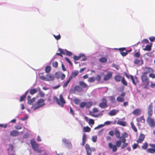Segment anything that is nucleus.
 <instances>
[{
    "label": "nucleus",
    "instance_id": "f257e3e1",
    "mask_svg": "<svg viewBox=\"0 0 155 155\" xmlns=\"http://www.w3.org/2000/svg\"><path fill=\"white\" fill-rule=\"evenodd\" d=\"M45 105V100L42 99L38 100L33 105L34 110H35L43 107Z\"/></svg>",
    "mask_w": 155,
    "mask_h": 155
},
{
    "label": "nucleus",
    "instance_id": "f03ea898",
    "mask_svg": "<svg viewBox=\"0 0 155 155\" xmlns=\"http://www.w3.org/2000/svg\"><path fill=\"white\" fill-rule=\"evenodd\" d=\"M121 142H122L121 140H117L116 141L115 145H113L111 143H108L109 147L110 149H112L113 152H115L117 150V147H120L121 145Z\"/></svg>",
    "mask_w": 155,
    "mask_h": 155
},
{
    "label": "nucleus",
    "instance_id": "7ed1b4c3",
    "mask_svg": "<svg viewBox=\"0 0 155 155\" xmlns=\"http://www.w3.org/2000/svg\"><path fill=\"white\" fill-rule=\"evenodd\" d=\"M141 79L142 81V84L145 86L144 88H147L149 83L150 81L147 76L142 75L141 76Z\"/></svg>",
    "mask_w": 155,
    "mask_h": 155
},
{
    "label": "nucleus",
    "instance_id": "20e7f679",
    "mask_svg": "<svg viewBox=\"0 0 155 155\" xmlns=\"http://www.w3.org/2000/svg\"><path fill=\"white\" fill-rule=\"evenodd\" d=\"M104 72L106 73V74H104L103 78V80L104 81H107L111 78L113 74V72L112 71L105 70Z\"/></svg>",
    "mask_w": 155,
    "mask_h": 155
},
{
    "label": "nucleus",
    "instance_id": "39448f33",
    "mask_svg": "<svg viewBox=\"0 0 155 155\" xmlns=\"http://www.w3.org/2000/svg\"><path fill=\"white\" fill-rule=\"evenodd\" d=\"M146 122L151 128H153L155 126V120L151 117H147L146 119Z\"/></svg>",
    "mask_w": 155,
    "mask_h": 155
},
{
    "label": "nucleus",
    "instance_id": "423d86ee",
    "mask_svg": "<svg viewBox=\"0 0 155 155\" xmlns=\"http://www.w3.org/2000/svg\"><path fill=\"white\" fill-rule=\"evenodd\" d=\"M153 114V104L152 103H151L149 105L147 108V114L148 117H151Z\"/></svg>",
    "mask_w": 155,
    "mask_h": 155
},
{
    "label": "nucleus",
    "instance_id": "0eeeda50",
    "mask_svg": "<svg viewBox=\"0 0 155 155\" xmlns=\"http://www.w3.org/2000/svg\"><path fill=\"white\" fill-rule=\"evenodd\" d=\"M107 101L106 97H104L102 99V102L99 104V106L101 108H104L107 107Z\"/></svg>",
    "mask_w": 155,
    "mask_h": 155
},
{
    "label": "nucleus",
    "instance_id": "6e6552de",
    "mask_svg": "<svg viewBox=\"0 0 155 155\" xmlns=\"http://www.w3.org/2000/svg\"><path fill=\"white\" fill-rule=\"evenodd\" d=\"M144 72L143 73L142 75L146 76L149 73H153L154 70L151 68L148 67H145L143 69Z\"/></svg>",
    "mask_w": 155,
    "mask_h": 155
},
{
    "label": "nucleus",
    "instance_id": "1a4fd4ad",
    "mask_svg": "<svg viewBox=\"0 0 155 155\" xmlns=\"http://www.w3.org/2000/svg\"><path fill=\"white\" fill-rule=\"evenodd\" d=\"M85 148L87 152V155H91V154L92 150L93 151L95 150L94 148H93L92 149H91L89 145L88 144H86L85 145Z\"/></svg>",
    "mask_w": 155,
    "mask_h": 155
},
{
    "label": "nucleus",
    "instance_id": "9d476101",
    "mask_svg": "<svg viewBox=\"0 0 155 155\" xmlns=\"http://www.w3.org/2000/svg\"><path fill=\"white\" fill-rule=\"evenodd\" d=\"M30 143L33 149L35 151L37 150L39 148V144L34 140H31Z\"/></svg>",
    "mask_w": 155,
    "mask_h": 155
},
{
    "label": "nucleus",
    "instance_id": "9b49d317",
    "mask_svg": "<svg viewBox=\"0 0 155 155\" xmlns=\"http://www.w3.org/2000/svg\"><path fill=\"white\" fill-rule=\"evenodd\" d=\"M145 138V135L142 134H140L139 135L138 139L137 140V142L138 143H142L144 140Z\"/></svg>",
    "mask_w": 155,
    "mask_h": 155
},
{
    "label": "nucleus",
    "instance_id": "f8f14e48",
    "mask_svg": "<svg viewBox=\"0 0 155 155\" xmlns=\"http://www.w3.org/2000/svg\"><path fill=\"white\" fill-rule=\"evenodd\" d=\"M128 136V134L126 132L123 133L122 134V136L120 138V139L121 140L122 142H125L126 140L125 139Z\"/></svg>",
    "mask_w": 155,
    "mask_h": 155
},
{
    "label": "nucleus",
    "instance_id": "ddd939ff",
    "mask_svg": "<svg viewBox=\"0 0 155 155\" xmlns=\"http://www.w3.org/2000/svg\"><path fill=\"white\" fill-rule=\"evenodd\" d=\"M66 103L64 99L62 94H61L60 96V100H59V105L63 107L64 105Z\"/></svg>",
    "mask_w": 155,
    "mask_h": 155
},
{
    "label": "nucleus",
    "instance_id": "4468645a",
    "mask_svg": "<svg viewBox=\"0 0 155 155\" xmlns=\"http://www.w3.org/2000/svg\"><path fill=\"white\" fill-rule=\"evenodd\" d=\"M141 109L138 108L135 109L132 112V114L136 116H139L141 113Z\"/></svg>",
    "mask_w": 155,
    "mask_h": 155
},
{
    "label": "nucleus",
    "instance_id": "2eb2a0df",
    "mask_svg": "<svg viewBox=\"0 0 155 155\" xmlns=\"http://www.w3.org/2000/svg\"><path fill=\"white\" fill-rule=\"evenodd\" d=\"M79 84L81 87L83 88H86L88 89V85L83 81H80L79 82Z\"/></svg>",
    "mask_w": 155,
    "mask_h": 155
},
{
    "label": "nucleus",
    "instance_id": "dca6fc26",
    "mask_svg": "<svg viewBox=\"0 0 155 155\" xmlns=\"http://www.w3.org/2000/svg\"><path fill=\"white\" fill-rule=\"evenodd\" d=\"M19 134V132L16 130H13L11 131L10 135L11 136L17 137Z\"/></svg>",
    "mask_w": 155,
    "mask_h": 155
},
{
    "label": "nucleus",
    "instance_id": "f3484780",
    "mask_svg": "<svg viewBox=\"0 0 155 155\" xmlns=\"http://www.w3.org/2000/svg\"><path fill=\"white\" fill-rule=\"evenodd\" d=\"M120 52L121 54L123 57L126 56L127 55V52H124L123 51L125 50V48H120L117 49Z\"/></svg>",
    "mask_w": 155,
    "mask_h": 155
},
{
    "label": "nucleus",
    "instance_id": "a211bd4d",
    "mask_svg": "<svg viewBox=\"0 0 155 155\" xmlns=\"http://www.w3.org/2000/svg\"><path fill=\"white\" fill-rule=\"evenodd\" d=\"M79 72L78 70L73 71L69 78L71 79L72 78L75 77L78 74Z\"/></svg>",
    "mask_w": 155,
    "mask_h": 155
},
{
    "label": "nucleus",
    "instance_id": "6ab92c4d",
    "mask_svg": "<svg viewBox=\"0 0 155 155\" xmlns=\"http://www.w3.org/2000/svg\"><path fill=\"white\" fill-rule=\"evenodd\" d=\"M136 120L137 122H141V123H144L145 122V119L143 115L137 118L136 119Z\"/></svg>",
    "mask_w": 155,
    "mask_h": 155
},
{
    "label": "nucleus",
    "instance_id": "aec40b11",
    "mask_svg": "<svg viewBox=\"0 0 155 155\" xmlns=\"http://www.w3.org/2000/svg\"><path fill=\"white\" fill-rule=\"evenodd\" d=\"M31 96L29 95L27 97L28 102V104L30 105L31 104L35 101V97H33L32 99H31Z\"/></svg>",
    "mask_w": 155,
    "mask_h": 155
},
{
    "label": "nucleus",
    "instance_id": "412c9836",
    "mask_svg": "<svg viewBox=\"0 0 155 155\" xmlns=\"http://www.w3.org/2000/svg\"><path fill=\"white\" fill-rule=\"evenodd\" d=\"M74 90L78 92H82L83 91V89H82L80 86L78 85H76L74 88Z\"/></svg>",
    "mask_w": 155,
    "mask_h": 155
},
{
    "label": "nucleus",
    "instance_id": "4be33fe9",
    "mask_svg": "<svg viewBox=\"0 0 155 155\" xmlns=\"http://www.w3.org/2000/svg\"><path fill=\"white\" fill-rule=\"evenodd\" d=\"M123 77L120 74H117L115 76L114 79L117 82H119L121 81Z\"/></svg>",
    "mask_w": 155,
    "mask_h": 155
},
{
    "label": "nucleus",
    "instance_id": "5701e85b",
    "mask_svg": "<svg viewBox=\"0 0 155 155\" xmlns=\"http://www.w3.org/2000/svg\"><path fill=\"white\" fill-rule=\"evenodd\" d=\"M47 81H53L54 79V77L53 75L51 74H48L46 75Z\"/></svg>",
    "mask_w": 155,
    "mask_h": 155
},
{
    "label": "nucleus",
    "instance_id": "b1692460",
    "mask_svg": "<svg viewBox=\"0 0 155 155\" xmlns=\"http://www.w3.org/2000/svg\"><path fill=\"white\" fill-rule=\"evenodd\" d=\"M115 134L116 137L120 139V133L119 130L117 129H115Z\"/></svg>",
    "mask_w": 155,
    "mask_h": 155
},
{
    "label": "nucleus",
    "instance_id": "393cba45",
    "mask_svg": "<svg viewBox=\"0 0 155 155\" xmlns=\"http://www.w3.org/2000/svg\"><path fill=\"white\" fill-rule=\"evenodd\" d=\"M86 136L85 133L83 134L82 137V145L83 146H84L86 143Z\"/></svg>",
    "mask_w": 155,
    "mask_h": 155
},
{
    "label": "nucleus",
    "instance_id": "a878e982",
    "mask_svg": "<svg viewBox=\"0 0 155 155\" xmlns=\"http://www.w3.org/2000/svg\"><path fill=\"white\" fill-rule=\"evenodd\" d=\"M93 105V102L91 101L86 102V107L87 108H89Z\"/></svg>",
    "mask_w": 155,
    "mask_h": 155
},
{
    "label": "nucleus",
    "instance_id": "bb28decb",
    "mask_svg": "<svg viewBox=\"0 0 155 155\" xmlns=\"http://www.w3.org/2000/svg\"><path fill=\"white\" fill-rule=\"evenodd\" d=\"M117 124L121 126H125L126 123L124 121L118 120L117 122Z\"/></svg>",
    "mask_w": 155,
    "mask_h": 155
},
{
    "label": "nucleus",
    "instance_id": "cd10ccee",
    "mask_svg": "<svg viewBox=\"0 0 155 155\" xmlns=\"http://www.w3.org/2000/svg\"><path fill=\"white\" fill-rule=\"evenodd\" d=\"M118 112V111H116L115 110H112L110 111L109 113V115L110 116H114Z\"/></svg>",
    "mask_w": 155,
    "mask_h": 155
},
{
    "label": "nucleus",
    "instance_id": "c85d7f7f",
    "mask_svg": "<svg viewBox=\"0 0 155 155\" xmlns=\"http://www.w3.org/2000/svg\"><path fill=\"white\" fill-rule=\"evenodd\" d=\"M148 147V144L147 142H145L141 146V148L144 150H146Z\"/></svg>",
    "mask_w": 155,
    "mask_h": 155
},
{
    "label": "nucleus",
    "instance_id": "c756f323",
    "mask_svg": "<svg viewBox=\"0 0 155 155\" xmlns=\"http://www.w3.org/2000/svg\"><path fill=\"white\" fill-rule=\"evenodd\" d=\"M116 99L117 101L119 102H123L124 101V98L120 96L117 97Z\"/></svg>",
    "mask_w": 155,
    "mask_h": 155
},
{
    "label": "nucleus",
    "instance_id": "7c9ffc66",
    "mask_svg": "<svg viewBox=\"0 0 155 155\" xmlns=\"http://www.w3.org/2000/svg\"><path fill=\"white\" fill-rule=\"evenodd\" d=\"M130 125L131 126V127L132 128V129L136 132H137V129L136 128V127L135 126L133 122H132L130 123Z\"/></svg>",
    "mask_w": 155,
    "mask_h": 155
},
{
    "label": "nucleus",
    "instance_id": "2f4dec72",
    "mask_svg": "<svg viewBox=\"0 0 155 155\" xmlns=\"http://www.w3.org/2000/svg\"><path fill=\"white\" fill-rule=\"evenodd\" d=\"M99 61L100 62L104 63L107 61V59L105 57H101L99 59Z\"/></svg>",
    "mask_w": 155,
    "mask_h": 155
},
{
    "label": "nucleus",
    "instance_id": "473e14b6",
    "mask_svg": "<svg viewBox=\"0 0 155 155\" xmlns=\"http://www.w3.org/2000/svg\"><path fill=\"white\" fill-rule=\"evenodd\" d=\"M37 90L36 88L31 89L30 91V94L31 95H33L37 93Z\"/></svg>",
    "mask_w": 155,
    "mask_h": 155
},
{
    "label": "nucleus",
    "instance_id": "72a5a7b5",
    "mask_svg": "<svg viewBox=\"0 0 155 155\" xmlns=\"http://www.w3.org/2000/svg\"><path fill=\"white\" fill-rule=\"evenodd\" d=\"M147 151L151 153H153L155 152V149L150 148L147 150Z\"/></svg>",
    "mask_w": 155,
    "mask_h": 155
},
{
    "label": "nucleus",
    "instance_id": "f704fd0d",
    "mask_svg": "<svg viewBox=\"0 0 155 155\" xmlns=\"http://www.w3.org/2000/svg\"><path fill=\"white\" fill-rule=\"evenodd\" d=\"M84 55L83 54H80L79 56H74L73 57V58L75 60H78L80 59L81 57L82 56H84Z\"/></svg>",
    "mask_w": 155,
    "mask_h": 155
},
{
    "label": "nucleus",
    "instance_id": "c9c22d12",
    "mask_svg": "<svg viewBox=\"0 0 155 155\" xmlns=\"http://www.w3.org/2000/svg\"><path fill=\"white\" fill-rule=\"evenodd\" d=\"M73 101L74 104H80L81 100L78 98H76L74 99Z\"/></svg>",
    "mask_w": 155,
    "mask_h": 155
},
{
    "label": "nucleus",
    "instance_id": "e433bc0d",
    "mask_svg": "<svg viewBox=\"0 0 155 155\" xmlns=\"http://www.w3.org/2000/svg\"><path fill=\"white\" fill-rule=\"evenodd\" d=\"M45 71L47 73H49L51 70V67L50 66H47L45 68Z\"/></svg>",
    "mask_w": 155,
    "mask_h": 155
},
{
    "label": "nucleus",
    "instance_id": "4c0bfd02",
    "mask_svg": "<svg viewBox=\"0 0 155 155\" xmlns=\"http://www.w3.org/2000/svg\"><path fill=\"white\" fill-rule=\"evenodd\" d=\"M91 130L90 128L88 126L84 127L83 128V131L84 132H89Z\"/></svg>",
    "mask_w": 155,
    "mask_h": 155
},
{
    "label": "nucleus",
    "instance_id": "58836bf2",
    "mask_svg": "<svg viewBox=\"0 0 155 155\" xmlns=\"http://www.w3.org/2000/svg\"><path fill=\"white\" fill-rule=\"evenodd\" d=\"M121 81V83L123 84L124 85L126 86H127V83L126 81L125 80L124 77H123V78Z\"/></svg>",
    "mask_w": 155,
    "mask_h": 155
},
{
    "label": "nucleus",
    "instance_id": "ea45409f",
    "mask_svg": "<svg viewBox=\"0 0 155 155\" xmlns=\"http://www.w3.org/2000/svg\"><path fill=\"white\" fill-rule=\"evenodd\" d=\"M110 101L112 103H115V97L114 96H110L109 97Z\"/></svg>",
    "mask_w": 155,
    "mask_h": 155
},
{
    "label": "nucleus",
    "instance_id": "a19ab883",
    "mask_svg": "<svg viewBox=\"0 0 155 155\" xmlns=\"http://www.w3.org/2000/svg\"><path fill=\"white\" fill-rule=\"evenodd\" d=\"M71 80V79L69 78L68 80L63 84V87H66L68 85Z\"/></svg>",
    "mask_w": 155,
    "mask_h": 155
},
{
    "label": "nucleus",
    "instance_id": "79ce46f5",
    "mask_svg": "<svg viewBox=\"0 0 155 155\" xmlns=\"http://www.w3.org/2000/svg\"><path fill=\"white\" fill-rule=\"evenodd\" d=\"M95 81V78L94 77L89 78L88 80V81L89 82H94Z\"/></svg>",
    "mask_w": 155,
    "mask_h": 155
},
{
    "label": "nucleus",
    "instance_id": "37998d69",
    "mask_svg": "<svg viewBox=\"0 0 155 155\" xmlns=\"http://www.w3.org/2000/svg\"><path fill=\"white\" fill-rule=\"evenodd\" d=\"M123 143L121 147V149H124L128 145V143H125V142Z\"/></svg>",
    "mask_w": 155,
    "mask_h": 155
},
{
    "label": "nucleus",
    "instance_id": "c03bdc74",
    "mask_svg": "<svg viewBox=\"0 0 155 155\" xmlns=\"http://www.w3.org/2000/svg\"><path fill=\"white\" fill-rule=\"evenodd\" d=\"M151 49V47L150 45H147L146 48L143 49L145 51H150Z\"/></svg>",
    "mask_w": 155,
    "mask_h": 155
},
{
    "label": "nucleus",
    "instance_id": "a18cd8bd",
    "mask_svg": "<svg viewBox=\"0 0 155 155\" xmlns=\"http://www.w3.org/2000/svg\"><path fill=\"white\" fill-rule=\"evenodd\" d=\"M85 106H86V102H82L80 104V107L81 108H84Z\"/></svg>",
    "mask_w": 155,
    "mask_h": 155
},
{
    "label": "nucleus",
    "instance_id": "49530a36",
    "mask_svg": "<svg viewBox=\"0 0 155 155\" xmlns=\"http://www.w3.org/2000/svg\"><path fill=\"white\" fill-rule=\"evenodd\" d=\"M58 64L57 61H54L52 63V66L55 68H57L58 66Z\"/></svg>",
    "mask_w": 155,
    "mask_h": 155
},
{
    "label": "nucleus",
    "instance_id": "de8ad7c7",
    "mask_svg": "<svg viewBox=\"0 0 155 155\" xmlns=\"http://www.w3.org/2000/svg\"><path fill=\"white\" fill-rule=\"evenodd\" d=\"M95 78V80H97L98 81H100L101 80V77L100 75H97Z\"/></svg>",
    "mask_w": 155,
    "mask_h": 155
},
{
    "label": "nucleus",
    "instance_id": "09e8293b",
    "mask_svg": "<svg viewBox=\"0 0 155 155\" xmlns=\"http://www.w3.org/2000/svg\"><path fill=\"white\" fill-rule=\"evenodd\" d=\"M53 100L54 101H56V103L58 104H59V100L56 96H54L53 97Z\"/></svg>",
    "mask_w": 155,
    "mask_h": 155
},
{
    "label": "nucleus",
    "instance_id": "8fccbe9b",
    "mask_svg": "<svg viewBox=\"0 0 155 155\" xmlns=\"http://www.w3.org/2000/svg\"><path fill=\"white\" fill-rule=\"evenodd\" d=\"M65 59L67 61V62L71 66L73 65V64L71 61L69 60V59H68L67 57H65Z\"/></svg>",
    "mask_w": 155,
    "mask_h": 155
},
{
    "label": "nucleus",
    "instance_id": "3c124183",
    "mask_svg": "<svg viewBox=\"0 0 155 155\" xmlns=\"http://www.w3.org/2000/svg\"><path fill=\"white\" fill-rule=\"evenodd\" d=\"M26 97L25 95H22L20 97V98L19 99V101L20 102H21L23 101L24 99Z\"/></svg>",
    "mask_w": 155,
    "mask_h": 155
},
{
    "label": "nucleus",
    "instance_id": "603ef678",
    "mask_svg": "<svg viewBox=\"0 0 155 155\" xmlns=\"http://www.w3.org/2000/svg\"><path fill=\"white\" fill-rule=\"evenodd\" d=\"M115 132L113 130H111L109 132V134L111 136H113Z\"/></svg>",
    "mask_w": 155,
    "mask_h": 155
},
{
    "label": "nucleus",
    "instance_id": "864d4df0",
    "mask_svg": "<svg viewBox=\"0 0 155 155\" xmlns=\"http://www.w3.org/2000/svg\"><path fill=\"white\" fill-rule=\"evenodd\" d=\"M8 127L7 124H0V127H3L4 128H7Z\"/></svg>",
    "mask_w": 155,
    "mask_h": 155
},
{
    "label": "nucleus",
    "instance_id": "5fc2aeb1",
    "mask_svg": "<svg viewBox=\"0 0 155 155\" xmlns=\"http://www.w3.org/2000/svg\"><path fill=\"white\" fill-rule=\"evenodd\" d=\"M9 147L8 148V150H10L11 151H12L13 149V146L12 144H10L9 145Z\"/></svg>",
    "mask_w": 155,
    "mask_h": 155
},
{
    "label": "nucleus",
    "instance_id": "6e6d98bb",
    "mask_svg": "<svg viewBox=\"0 0 155 155\" xmlns=\"http://www.w3.org/2000/svg\"><path fill=\"white\" fill-rule=\"evenodd\" d=\"M53 36L55 38V39L57 40H58L61 38V35H58L56 36L55 35H53Z\"/></svg>",
    "mask_w": 155,
    "mask_h": 155
},
{
    "label": "nucleus",
    "instance_id": "4d7b16f0",
    "mask_svg": "<svg viewBox=\"0 0 155 155\" xmlns=\"http://www.w3.org/2000/svg\"><path fill=\"white\" fill-rule=\"evenodd\" d=\"M88 123L89 124H94V121L93 119H90Z\"/></svg>",
    "mask_w": 155,
    "mask_h": 155
},
{
    "label": "nucleus",
    "instance_id": "13d9d810",
    "mask_svg": "<svg viewBox=\"0 0 155 155\" xmlns=\"http://www.w3.org/2000/svg\"><path fill=\"white\" fill-rule=\"evenodd\" d=\"M97 136H93L92 137V140L94 142H95L97 141Z\"/></svg>",
    "mask_w": 155,
    "mask_h": 155
},
{
    "label": "nucleus",
    "instance_id": "bf43d9fd",
    "mask_svg": "<svg viewBox=\"0 0 155 155\" xmlns=\"http://www.w3.org/2000/svg\"><path fill=\"white\" fill-rule=\"evenodd\" d=\"M112 66L115 68L117 70H119V66L115 64H112Z\"/></svg>",
    "mask_w": 155,
    "mask_h": 155
},
{
    "label": "nucleus",
    "instance_id": "052dcab7",
    "mask_svg": "<svg viewBox=\"0 0 155 155\" xmlns=\"http://www.w3.org/2000/svg\"><path fill=\"white\" fill-rule=\"evenodd\" d=\"M47 77H45L44 76H41L40 77V78L43 80L47 81Z\"/></svg>",
    "mask_w": 155,
    "mask_h": 155
},
{
    "label": "nucleus",
    "instance_id": "680f3d73",
    "mask_svg": "<svg viewBox=\"0 0 155 155\" xmlns=\"http://www.w3.org/2000/svg\"><path fill=\"white\" fill-rule=\"evenodd\" d=\"M149 39L151 41H153L155 40V37L154 36H151L149 37Z\"/></svg>",
    "mask_w": 155,
    "mask_h": 155
},
{
    "label": "nucleus",
    "instance_id": "e2e57ef3",
    "mask_svg": "<svg viewBox=\"0 0 155 155\" xmlns=\"http://www.w3.org/2000/svg\"><path fill=\"white\" fill-rule=\"evenodd\" d=\"M70 113L72 115H74V111L73 110L72 108L71 107H70Z\"/></svg>",
    "mask_w": 155,
    "mask_h": 155
},
{
    "label": "nucleus",
    "instance_id": "0e129e2a",
    "mask_svg": "<svg viewBox=\"0 0 155 155\" xmlns=\"http://www.w3.org/2000/svg\"><path fill=\"white\" fill-rule=\"evenodd\" d=\"M140 54L139 52H136L134 56V57H136V58H139L140 56Z\"/></svg>",
    "mask_w": 155,
    "mask_h": 155
},
{
    "label": "nucleus",
    "instance_id": "69168bd1",
    "mask_svg": "<svg viewBox=\"0 0 155 155\" xmlns=\"http://www.w3.org/2000/svg\"><path fill=\"white\" fill-rule=\"evenodd\" d=\"M149 77H151L153 78H155V74L152 73H150L149 75Z\"/></svg>",
    "mask_w": 155,
    "mask_h": 155
},
{
    "label": "nucleus",
    "instance_id": "338daca9",
    "mask_svg": "<svg viewBox=\"0 0 155 155\" xmlns=\"http://www.w3.org/2000/svg\"><path fill=\"white\" fill-rule=\"evenodd\" d=\"M62 141L63 143L65 144H68V142L67 139L65 138H63L62 140Z\"/></svg>",
    "mask_w": 155,
    "mask_h": 155
},
{
    "label": "nucleus",
    "instance_id": "774afa93",
    "mask_svg": "<svg viewBox=\"0 0 155 155\" xmlns=\"http://www.w3.org/2000/svg\"><path fill=\"white\" fill-rule=\"evenodd\" d=\"M138 146V145L137 143H134L133 145V148L134 149H136Z\"/></svg>",
    "mask_w": 155,
    "mask_h": 155
}]
</instances>
